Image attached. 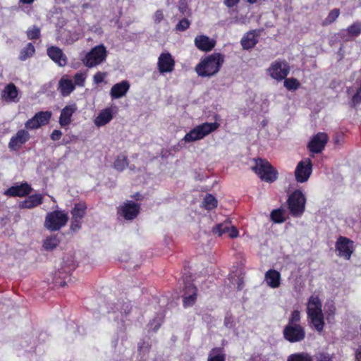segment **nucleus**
I'll use <instances>...</instances> for the list:
<instances>
[{
  "instance_id": "1",
  "label": "nucleus",
  "mask_w": 361,
  "mask_h": 361,
  "mask_svg": "<svg viewBox=\"0 0 361 361\" xmlns=\"http://www.w3.org/2000/svg\"><path fill=\"white\" fill-rule=\"evenodd\" d=\"M322 304L318 295H311L307 302V315L309 324L317 332L321 333L324 327V315Z\"/></svg>"
},
{
  "instance_id": "2",
  "label": "nucleus",
  "mask_w": 361,
  "mask_h": 361,
  "mask_svg": "<svg viewBox=\"0 0 361 361\" xmlns=\"http://www.w3.org/2000/svg\"><path fill=\"white\" fill-rule=\"evenodd\" d=\"M224 62V56L214 53L202 58L195 70L200 77H212L220 71Z\"/></svg>"
},
{
  "instance_id": "3",
  "label": "nucleus",
  "mask_w": 361,
  "mask_h": 361,
  "mask_svg": "<svg viewBox=\"0 0 361 361\" xmlns=\"http://www.w3.org/2000/svg\"><path fill=\"white\" fill-rule=\"evenodd\" d=\"M220 126L217 122H205L195 126L183 138L186 143H190L202 140L210 133L216 130Z\"/></svg>"
},
{
  "instance_id": "4",
  "label": "nucleus",
  "mask_w": 361,
  "mask_h": 361,
  "mask_svg": "<svg viewBox=\"0 0 361 361\" xmlns=\"http://www.w3.org/2000/svg\"><path fill=\"white\" fill-rule=\"evenodd\" d=\"M68 220V214L62 210H56L47 213L44 226L50 231H59L65 226Z\"/></svg>"
},
{
  "instance_id": "5",
  "label": "nucleus",
  "mask_w": 361,
  "mask_h": 361,
  "mask_svg": "<svg viewBox=\"0 0 361 361\" xmlns=\"http://www.w3.org/2000/svg\"><path fill=\"white\" fill-rule=\"evenodd\" d=\"M306 198L300 190H295L288 199V206L290 213L295 217L301 216L305 209Z\"/></svg>"
},
{
  "instance_id": "6",
  "label": "nucleus",
  "mask_w": 361,
  "mask_h": 361,
  "mask_svg": "<svg viewBox=\"0 0 361 361\" xmlns=\"http://www.w3.org/2000/svg\"><path fill=\"white\" fill-rule=\"evenodd\" d=\"M252 170L263 180L274 182L277 178V172L266 160L258 159L255 160V165Z\"/></svg>"
},
{
  "instance_id": "7",
  "label": "nucleus",
  "mask_w": 361,
  "mask_h": 361,
  "mask_svg": "<svg viewBox=\"0 0 361 361\" xmlns=\"http://www.w3.org/2000/svg\"><path fill=\"white\" fill-rule=\"evenodd\" d=\"M107 56V51L103 44L93 47L82 59L83 63L88 68L97 66L103 63Z\"/></svg>"
},
{
  "instance_id": "8",
  "label": "nucleus",
  "mask_w": 361,
  "mask_h": 361,
  "mask_svg": "<svg viewBox=\"0 0 361 361\" xmlns=\"http://www.w3.org/2000/svg\"><path fill=\"white\" fill-rule=\"evenodd\" d=\"M289 72V65L285 61H275L271 63L267 69L269 75L277 81L285 79Z\"/></svg>"
},
{
  "instance_id": "9",
  "label": "nucleus",
  "mask_w": 361,
  "mask_h": 361,
  "mask_svg": "<svg viewBox=\"0 0 361 361\" xmlns=\"http://www.w3.org/2000/svg\"><path fill=\"white\" fill-rule=\"evenodd\" d=\"M140 210V207L139 204L128 200L118 207L117 214L118 218L131 221L137 217Z\"/></svg>"
},
{
  "instance_id": "10",
  "label": "nucleus",
  "mask_w": 361,
  "mask_h": 361,
  "mask_svg": "<svg viewBox=\"0 0 361 361\" xmlns=\"http://www.w3.org/2000/svg\"><path fill=\"white\" fill-rule=\"evenodd\" d=\"M312 172V164L310 158L302 159L296 166L295 170V178L298 183H303L307 182Z\"/></svg>"
},
{
  "instance_id": "11",
  "label": "nucleus",
  "mask_w": 361,
  "mask_h": 361,
  "mask_svg": "<svg viewBox=\"0 0 361 361\" xmlns=\"http://www.w3.org/2000/svg\"><path fill=\"white\" fill-rule=\"evenodd\" d=\"M354 251V243L349 238L340 236L336 243V252L337 255L349 259Z\"/></svg>"
},
{
  "instance_id": "12",
  "label": "nucleus",
  "mask_w": 361,
  "mask_h": 361,
  "mask_svg": "<svg viewBox=\"0 0 361 361\" xmlns=\"http://www.w3.org/2000/svg\"><path fill=\"white\" fill-rule=\"evenodd\" d=\"M283 337L290 343L302 341L305 337V331L301 325H286L283 331Z\"/></svg>"
},
{
  "instance_id": "13",
  "label": "nucleus",
  "mask_w": 361,
  "mask_h": 361,
  "mask_svg": "<svg viewBox=\"0 0 361 361\" xmlns=\"http://www.w3.org/2000/svg\"><path fill=\"white\" fill-rule=\"evenodd\" d=\"M87 206L84 202L75 204L71 210L72 219L71 228L73 231H78L82 226V219L85 215Z\"/></svg>"
},
{
  "instance_id": "14",
  "label": "nucleus",
  "mask_w": 361,
  "mask_h": 361,
  "mask_svg": "<svg viewBox=\"0 0 361 361\" xmlns=\"http://www.w3.org/2000/svg\"><path fill=\"white\" fill-rule=\"evenodd\" d=\"M117 112L118 109L116 106H108L101 110L94 119V124L98 128L106 126L111 122Z\"/></svg>"
},
{
  "instance_id": "15",
  "label": "nucleus",
  "mask_w": 361,
  "mask_h": 361,
  "mask_svg": "<svg viewBox=\"0 0 361 361\" xmlns=\"http://www.w3.org/2000/svg\"><path fill=\"white\" fill-rule=\"evenodd\" d=\"M51 113L50 111H40L37 113L32 118L25 123L28 130H35L46 125L50 120Z\"/></svg>"
},
{
  "instance_id": "16",
  "label": "nucleus",
  "mask_w": 361,
  "mask_h": 361,
  "mask_svg": "<svg viewBox=\"0 0 361 361\" xmlns=\"http://www.w3.org/2000/svg\"><path fill=\"white\" fill-rule=\"evenodd\" d=\"M175 66V61L169 52H162L157 61V68L161 74L171 73Z\"/></svg>"
},
{
  "instance_id": "17",
  "label": "nucleus",
  "mask_w": 361,
  "mask_h": 361,
  "mask_svg": "<svg viewBox=\"0 0 361 361\" xmlns=\"http://www.w3.org/2000/svg\"><path fill=\"white\" fill-rule=\"evenodd\" d=\"M328 141V136L324 133H319L310 141L308 148L312 153L321 152Z\"/></svg>"
},
{
  "instance_id": "18",
  "label": "nucleus",
  "mask_w": 361,
  "mask_h": 361,
  "mask_svg": "<svg viewBox=\"0 0 361 361\" xmlns=\"http://www.w3.org/2000/svg\"><path fill=\"white\" fill-rule=\"evenodd\" d=\"M30 139V134L25 129L19 130L15 135H13L8 143V147L12 150H18Z\"/></svg>"
},
{
  "instance_id": "19",
  "label": "nucleus",
  "mask_w": 361,
  "mask_h": 361,
  "mask_svg": "<svg viewBox=\"0 0 361 361\" xmlns=\"http://www.w3.org/2000/svg\"><path fill=\"white\" fill-rule=\"evenodd\" d=\"M47 54L59 66H65L67 63V58L62 50L57 47H51L47 49Z\"/></svg>"
},
{
  "instance_id": "20",
  "label": "nucleus",
  "mask_w": 361,
  "mask_h": 361,
  "mask_svg": "<svg viewBox=\"0 0 361 361\" xmlns=\"http://www.w3.org/2000/svg\"><path fill=\"white\" fill-rule=\"evenodd\" d=\"M215 40L206 35H198L195 39V44L197 48L203 51H209L215 46Z\"/></svg>"
},
{
  "instance_id": "21",
  "label": "nucleus",
  "mask_w": 361,
  "mask_h": 361,
  "mask_svg": "<svg viewBox=\"0 0 361 361\" xmlns=\"http://www.w3.org/2000/svg\"><path fill=\"white\" fill-rule=\"evenodd\" d=\"M76 110L77 106L75 104L66 106L61 110V115L59 117V124L62 127L68 126L71 122V117Z\"/></svg>"
},
{
  "instance_id": "22",
  "label": "nucleus",
  "mask_w": 361,
  "mask_h": 361,
  "mask_svg": "<svg viewBox=\"0 0 361 361\" xmlns=\"http://www.w3.org/2000/svg\"><path fill=\"white\" fill-rule=\"evenodd\" d=\"M130 88V84L127 80H123L116 83L111 89L110 94L113 99H118L126 95Z\"/></svg>"
},
{
  "instance_id": "23",
  "label": "nucleus",
  "mask_w": 361,
  "mask_h": 361,
  "mask_svg": "<svg viewBox=\"0 0 361 361\" xmlns=\"http://www.w3.org/2000/svg\"><path fill=\"white\" fill-rule=\"evenodd\" d=\"M31 191V188L27 183L20 185L13 186L7 189L4 194L11 197H23L27 195Z\"/></svg>"
},
{
  "instance_id": "24",
  "label": "nucleus",
  "mask_w": 361,
  "mask_h": 361,
  "mask_svg": "<svg viewBox=\"0 0 361 361\" xmlns=\"http://www.w3.org/2000/svg\"><path fill=\"white\" fill-rule=\"evenodd\" d=\"M264 281L270 288H277L281 285V274L275 269H269L265 273Z\"/></svg>"
},
{
  "instance_id": "25",
  "label": "nucleus",
  "mask_w": 361,
  "mask_h": 361,
  "mask_svg": "<svg viewBox=\"0 0 361 361\" xmlns=\"http://www.w3.org/2000/svg\"><path fill=\"white\" fill-rule=\"evenodd\" d=\"M18 90L15 85H7L1 93L2 99L7 102H17L18 101Z\"/></svg>"
},
{
  "instance_id": "26",
  "label": "nucleus",
  "mask_w": 361,
  "mask_h": 361,
  "mask_svg": "<svg viewBox=\"0 0 361 361\" xmlns=\"http://www.w3.org/2000/svg\"><path fill=\"white\" fill-rule=\"evenodd\" d=\"M82 36V29L78 27L75 30H71L61 34V39L65 44H73Z\"/></svg>"
},
{
  "instance_id": "27",
  "label": "nucleus",
  "mask_w": 361,
  "mask_h": 361,
  "mask_svg": "<svg viewBox=\"0 0 361 361\" xmlns=\"http://www.w3.org/2000/svg\"><path fill=\"white\" fill-rule=\"evenodd\" d=\"M197 299V290L192 284L185 287V292L183 297V305L185 307L192 306Z\"/></svg>"
},
{
  "instance_id": "28",
  "label": "nucleus",
  "mask_w": 361,
  "mask_h": 361,
  "mask_svg": "<svg viewBox=\"0 0 361 361\" xmlns=\"http://www.w3.org/2000/svg\"><path fill=\"white\" fill-rule=\"evenodd\" d=\"M75 86L71 80L66 75L63 76L59 82V90L63 96L69 95L74 90Z\"/></svg>"
},
{
  "instance_id": "29",
  "label": "nucleus",
  "mask_w": 361,
  "mask_h": 361,
  "mask_svg": "<svg viewBox=\"0 0 361 361\" xmlns=\"http://www.w3.org/2000/svg\"><path fill=\"white\" fill-rule=\"evenodd\" d=\"M42 203V195L40 194H35L27 197L24 201L21 202L20 207L21 208L32 209Z\"/></svg>"
},
{
  "instance_id": "30",
  "label": "nucleus",
  "mask_w": 361,
  "mask_h": 361,
  "mask_svg": "<svg viewBox=\"0 0 361 361\" xmlns=\"http://www.w3.org/2000/svg\"><path fill=\"white\" fill-rule=\"evenodd\" d=\"M348 95L352 97V102L357 104L361 102V78L356 83L348 88Z\"/></svg>"
},
{
  "instance_id": "31",
  "label": "nucleus",
  "mask_w": 361,
  "mask_h": 361,
  "mask_svg": "<svg viewBox=\"0 0 361 361\" xmlns=\"http://www.w3.org/2000/svg\"><path fill=\"white\" fill-rule=\"evenodd\" d=\"M257 42V35L255 31L247 32L242 39L241 44L245 49L253 47Z\"/></svg>"
},
{
  "instance_id": "32",
  "label": "nucleus",
  "mask_w": 361,
  "mask_h": 361,
  "mask_svg": "<svg viewBox=\"0 0 361 361\" xmlns=\"http://www.w3.org/2000/svg\"><path fill=\"white\" fill-rule=\"evenodd\" d=\"M130 310V305L128 303L123 304L122 305L118 304L116 305V310L114 311L113 313L116 314L115 319L118 320L119 317H121L120 320L121 322H124L123 317L124 314L126 315Z\"/></svg>"
},
{
  "instance_id": "33",
  "label": "nucleus",
  "mask_w": 361,
  "mask_h": 361,
  "mask_svg": "<svg viewBox=\"0 0 361 361\" xmlns=\"http://www.w3.org/2000/svg\"><path fill=\"white\" fill-rule=\"evenodd\" d=\"M287 361H314V360L310 354L302 352L290 355Z\"/></svg>"
},
{
  "instance_id": "34",
  "label": "nucleus",
  "mask_w": 361,
  "mask_h": 361,
  "mask_svg": "<svg viewBox=\"0 0 361 361\" xmlns=\"http://www.w3.org/2000/svg\"><path fill=\"white\" fill-rule=\"evenodd\" d=\"M225 354L220 348L212 349L208 357V361H225Z\"/></svg>"
},
{
  "instance_id": "35",
  "label": "nucleus",
  "mask_w": 361,
  "mask_h": 361,
  "mask_svg": "<svg viewBox=\"0 0 361 361\" xmlns=\"http://www.w3.org/2000/svg\"><path fill=\"white\" fill-rule=\"evenodd\" d=\"M35 51V47L32 43H28L25 47H24L19 55V59L21 61H25L28 58L31 57Z\"/></svg>"
},
{
  "instance_id": "36",
  "label": "nucleus",
  "mask_w": 361,
  "mask_h": 361,
  "mask_svg": "<svg viewBox=\"0 0 361 361\" xmlns=\"http://www.w3.org/2000/svg\"><path fill=\"white\" fill-rule=\"evenodd\" d=\"M59 243V240L56 235H50L44 240L43 247L46 250H52Z\"/></svg>"
},
{
  "instance_id": "37",
  "label": "nucleus",
  "mask_w": 361,
  "mask_h": 361,
  "mask_svg": "<svg viewBox=\"0 0 361 361\" xmlns=\"http://www.w3.org/2000/svg\"><path fill=\"white\" fill-rule=\"evenodd\" d=\"M283 80V85L289 91L296 90L300 86V82L295 78H289Z\"/></svg>"
},
{
  "instance_id": "38",
  "label": "nucleus",
  "mask_w": 361,
  "mask_h": 361,
  "mask_svg": "<svg viewBox=\"0 0 361 361\" xmlns=\"http://www.w3.org/2000/svg\"><path fill=\"white\" fill-rule=\"evenodd\" d=\"M271 219L275 223H282L286 220L285 212L281 209H274L271 213Z\"/></svg>"
},
{
  "instance_id": "39",
  "label": "nucleus",
  "mask_w": 361,
  "mask_h": 361,
  "mask_svg": "<svg viewBox=\"0 0 361 361\" xmlns=\"http://www.w3.org/2000/svg\"><path fill=\"white\" fill-rule=\"evenodd\" d=\"M230 226L231 222L229 221H226L224 223L216 225V227L213 228V232L221 236L224 233H227Z\"/></svg>"
},
{
  "instance_id": "40",
  "label": "nucleus",
  "mask_w": 361,
  "mask_h": 361,
  "mask_svg": "<svg viewBox=\"0 0 361 361\" xmlns=\"http://www.w3.org/2000/svg\"><path fill=\"white\" fill-rule=\"evenodd\" d=\"M217 205V200L212 195H207L203 201V206L207 209H212Z\"/></svg>"
},
{
  "instance_id": "41",
  "label": "nucleus",
  "mask_w": 361,
  "mask_h": 361,
  "mask_svg": "<svg viewBox=\"0 0 361 361\" xmlns=\"http://www.w3.org/2000/svg\"><path fill=\"white\" fill-rule=\"evenodd\" d=\"M128 166V162L126 156L119 155L114 162V168L119 171H123Z\"/></svg>"
},
{
  "instance_id": "42",
  "label": "nucleus",
  "mask_w": 361,
  "mask_h": 361,
  "mask_svg": "<svg viewBox=\"0 0 361 361\" xmlns=\"http://www.w3.org/2000/svg\"><path fill=\"white\" fill-rule=\"evenodd\" d=\"M336 312V307L332 302L326 304L325 305V314L326 319L327 321L331 322L334 319V315Z\"/></svg>"
},
{
  "instance_id": "43",
  "label": "nucleus",
  "mask_w": 361,
  "mask_h": 361,
  "mask_svg": "<svg viewBox=\"0 0 361 361\" xmlns=\"http://www.w3.org/2000/svg\"><path fill=\"white\" fill-rule=\"evenodd\" d=\"M301 319L300 312L298 310H293L288 319L287 325H300L299 324Z\"/></svg>"
},
{
  "instance_id": "44",
  "label": "nucleus",
  "mask_w": 361,
  "mask_h": 361,
  "mask_svg": "<svg viewBox=\"0 0 361 361\" xmlns=\"http://www.w3.org/2000/svg\"><path fill=\"white\" fill-rule=\"evenodd\" d=\"M346 31L351 36H357L361 33V23L356 22L349 26Z\"/></svg>"
},
{
  "instance_id": "45",
  "label": "nucleus",
  "mask_w": 361,
  "mask_h": 361,
  "mask_svg": "<svg viewBox=\"0 0 361 361\" xmlns=\"http://www.w3.org/2000/svg\"><path fill=\"white\" fill-rule=\"evenodd\" d=\"M340 15V11L338 8H334L330 11L328 16L324 21V25H329L334 22Z\"/></svg>"
},
{
  "instance_id": "46",
  "label": "nucleus",
  "mask_w": 361,
  "mask_h": 361,
  "mask_svg": "<svg viewBox=\"0 0 361 361\" xmlns=\"http://www.w3.org/2000/svg\"><path fill=\"white\" fill-rule=\"evenodd\" d=\"M27 35L30 39H37L40 35V30L36 26H32L27 30Z\"/></svg>"
},
{
  "instance_id": "47",
  "label": "nucleus",
  "mask_w": 361,
  "mask_h": 361,
  "mask_svg": "<svg viewBox=\"0 0 361 361\" xmlns=\"http://www.w3.org/2000/svg\"><path fill=\"white\" fill-rule=\"evenodd\" d=\"M86 77H87V75H86L85 73H82V72L77 73L74 75V81H75V85H77L78 86H81V87L84 86Z\"/></svg>"
},
{
  "instance_id": "48",
  "label": "nucleus",
  "mask_w": 361,
  "mask_h": 361,
  "mask_svg": "<svg viewBox=\"0 0 361 361\" xmlns=\"http://www.w3.org/2000/svg\"><path fill=\"white\" fill-rule=\"evenodd\" d=\"M190 25V21L186 18H183L178 23L176 28L178 31H184L189 27Z\"/></svg>"
},
{
  "instance_id": "49",
  "label": "nucleus",
  "mask_w": 361,
  "mask_h": 361,
  "mask_svg": "<svg viewBox=\"0 0 361 361\" xmlns=\"http://www.w3.org/2000/svg\"><path fill=\"white\" fill-rule=\"evenodd\" d=\"M153 20L155 23H160L164 20V15L163 11L157 10L153 16Z\"/></svg>"
},
{
  "instance_id": "50",
  "label": "nucleus",
  "mask_w": 361,
  "mask_h": 361,
  "mask_svg": "<svg viewBox=\"0 0 361 361\" xmlns=\"http://www.w3.org/2000/svg\"><path fill=\"white\" fill-rule=\"evenodd\" d=\"M106 75V73L97 72L94 75L93 80H94V83H96V84L101 83L105 78Z\"/></svg>"
},
{
  "instance_id": "51",
  "label": "nucleus",
  "mask_w": 361,
  "mask_h": 361,
  "mask_svg": "<svg viewBox=\"0 0 361 361\" xmlns=\"http://www.w3.org/2000/svg\"><path fill=\"white\" fill-rule=\"evenodd\" d=\"M231 281L233 284H237V288L238 290H241L243 288L244 283L243 278L238 276L237 279H235L234 277L231 276Z\"/></svg>"
},
{
  "instance_id": "52",
  "label": "nucleus",
  "mask_w": 361,
  "mask_h": 361,
  "mask_svg": "<svg viewBox=\"0 0 361 361\" xmlns=\"http://www.w3.org/2000/svg\"><path fill=\"white\" fill-rule=\"evenodd\" d=\"M227 234L230 238H234L238 235V231L234 226L231 225L227 231Z\"/></svg>"
},
{
  "instance_id": "53",
  "label": "nucleus",
  "mask_w": 361,
  "mask_h": 361,
  "mask_svg": "<svg viewBox=\"0 0 361 361\" xmlns=\"http://www.w3.org/2000/svg\"><path fill=\"white\" fill-rule=\"evenodd\" d=\"M62 135V133L59 130H54L52 133L51 134V139L52 140L56 141L59 140Z\"/></svg>"
},
{
  "instance_id": "54",
  "label": "nucleus",
  "mask_w": 361,
  "mask_h": 361,
  "mask_svg": "<svg viewBox=\"0 0 361 361\" xmlns=\"http://www.w3.org/2000/svg\"><path fill=\"white\" fill-rule=\"evenodd\" d=\"M239 1L240 0H224V4L228 7H233L235 5H236L239 2Z\"/></svg>"
},
{
  "instance_id": "55",
  "label": "nucleus",
  "mask_w": 361,
  "mask_h": 361,
  "mask_svg": "<svg viewBox=\"0 0 361 361\" xmlns=\"http://www.w3.org/2000/svg\"><path fill=\"white\" fill-rule=\"evenodd\" d=\"M356 360L361 361V346H360L356 352Z\"/></svg>"
},
{
  "instance_id": "56",
  "label": "nucleus",
  "mask_w": 361,
  "mask_h": 361,
  "mask_svg": "<svg viewBox=\"0 0 361 361\" xmlns=\"http://www.w3.org/2000/svg\"><path fill=\"white\" fill-rule=\"evenodd\" d=\"M224 324L225 325L227 326V327H231L232 326V324L230 322V319L228 318H226L225 320H224Z\"/></svg>"
},
{
  "instance_id": "57",
  "label": "nucleus",
  "mask_w": 361,
  "mask_h": 361,
  "mask_svg": "<svg viewBox=\"0 0 361 361\" xmlns=\"http://www.w3.org/2000/svg\"><path fill=\"white\" fill-rule=\"evenodd\" d=\"M20 1L23 4H32L34 1V0H20Z\"/></svg>"
},
{
  "instance_id": "58",
  "label": "nucleus",
  "mask_w": 361,
  "mask_h": 361,
  "mask_svg": "<svg viewBox=\"0 0 361 361\" xmlns=\"http://www.w3.org/2000/svg\"><path fill=\"white\" fill-rule=\"evenodd\" d=\"M250 4H255L257 0H247Z\"/></svg>"
},
{
  "instance_id": "59",
  "label": "nucleus",
  "mask_w": 361,
  "mask_h": 361,
  "mask_svg": "<svg viewBox=\"0 0 361 361\" xmlns=\"http://www.w3.org/2000/svg\"><path fill=\"white\" fill-rule=\"evenodd\" d=\"M234 22H235V23H240V21H239V20H234Z\"/></svg>"
}]
</instances>
